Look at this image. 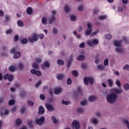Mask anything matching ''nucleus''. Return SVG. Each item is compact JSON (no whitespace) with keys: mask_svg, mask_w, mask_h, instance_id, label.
I'll return each instance as SVG.
<instances>
[{"mask_svg":"<svg viewBox=\"0 0 129 129\" xmlns=\"http://www.w3.org/2000/svg\"><path fill=\"white\" fill-rule=\"evenodd\" d=\"M79 47L80 48H84V47H85V43L82 42L79 45Z\"/></svg>","mask_w":129,"mask_h":129,"instance_id":"obj_61","label":"nucleus"},{"mask_svg":"<svg viewBox=\"0 0 129 129\" xmlns=\"http://www.w3.org/2000/svg\"><path fill=\"white\" fill-rule=\"evenodd\" d=\"M123 70H127V71H129V65L128 64H125L123 67Z\"/></svg>","mask_w":129,"mask_h":129,"instance_id":"obj_47","label":"nucleus"},{"mask_svg":"<svg viewBox=\"0 0 129 129\" xmlns=\"http://www.w3.org/2000/svg\"><path fill=\"white\" fill-rule=\"evenodd\" d=\"M122 122L124 124H126L127 128L129 129V121H128V120H127V119H123Z\"/></svg>","mask_w":129,"mask_h":129,"instance_id":"obj_23","label":"nucleus"},{"mask_svg":"<svg viewBox=\"0 0 129 129\" xmlns=\"http://www.w3.org/2000/svg\"><path fill=\"white\" fill-rule=\"evenodd\" d=\"M17 25L18 27H24V23H23V21L21 20H18L17 21Z\"/></svg>","mask_w":129,"mask_h":129,"instance_id":"obj_24","label":"nucleus"},{"mask_svg":"<svg viewBox=\"0 0 129 129\" xmlns=\"http://www.w3.org/2000/svg\"><path fill=\"white\" fill-rule=\"evenodd\" d=\"M28 124L29 125V126L31 127V128H33V122H32V121H29Z\"/></svg>","mask_w":129,"mask_h":129,"instance_id":"obj_56","label":"nucleus"},{"mask_svg":"<svg viewBox=\"0 0 129 129\" xmlns=\"http://www.w3.org/2000/svg\"><path fill=\"white\" fill-rule=\"evenodd\" d=\"M27 104H28V105H30V106H33V105H34V102L31 100H28L27 101Z\"/></svg>","mask_w":129,"mask_h":129,"instance_id":"obj_46","label":"nucleus"},{"mask_svg":"<svg viewBox=\"0 0 129 129\" xmlns=\"http://www.w3.org/2000/svg\"><path fill=\"white\" fill-rule=\"evenodd\" d=\"M99 43V41H98V39H95L93 40V46H94V45H98Z\"/></svg>","mask_w":129,"mask_h":129,"instance_id":"obj_33","label":"nucleus"},{"mask_svg":"<svg viewBox=\"0 0 129 129\" xmlns=\"http://www.w3.org/2000/svg\"><path fill=\"white\" fill-rule=\"evenodd\" d=\"M16 123L17 125H21V124H22V120H21V119L17 118L16 120Z\"/></svg>","mask_w":129,"mask_h":129,"instance_id":"obj_29","label":"nucleus"},{"mask_svg":"<svg viewBox=\"0 0 129 129\" xmlns=\"http://www.w3.org/2000/svg\"><path fill=\"white\" fill-rule=\"evenodd\" d=\"M51 120L53 122V123H57V122H58V121L56 119V117L55 116H53L51 117Z\"/></svg>","mask_w":129,"mask_h":129,"instance_id":"obj_37","label":"nucleus"},{"mask_svg":"<svg viewBox=\"0 0 129 129\" xmlns=\"http://www.w3.org/2000/svg\"><path fill=\"white\" fill-rule=\"evenodd\" d=\"M45 120V117L44 116H41L39 119H37L36 120V123L38 124V125H41L44 122Z\"/></svg>","mask_w":129,"mask_h":129,"instance_id":"obj_9","label":"nucleus"},{"mask_svg":"<svg viewBox=\"0 0 129 129\" xmlns=\"http://www.w3.org/2000/svg\"><path fill=\"white\" fill-rule=\"evenodd\" d=\"M77 112H79L80 113H81V112H83L84 111V110L82 108H78L77 109Z\"/></svg>","mask_w":129,"mask_h":129,"instance_id":"obj_50","label":"nucleus"},{"mask_svg":"<svg viewBox=\"0 0 129 129\" xmlns=\"http://www.w3.org/2000/svg\"><path fill=\"white\" fill-rule=\"evenodd\" d=\"M72 127L73 129H80V123L77 120H75L72 123Z\"/></svg>","mask_w":129,"mask_h":129,"instance_id":"obj_3","label":"nucleus"},{"mask_svg":"<svg viewBox=\"0 0 129 129\" xmlns=\"http://www.w3.org/2000/svg\"><path fill=\"white\" fill-rule=\"evenodd\" d=\"M9 114H10V112H9V110L8 109H6L4 111V113L1 112V115L2 116H4V115H9Z\"/></svg>","mask_w":129,"mask_h":129,"instance_id":"obj_22","label":"nucleus"},{"mask_svg":"<svg viewBox=\"0 0 129 129\" xmlns=\"http://www.w3.org/2000/svg\"><path fill=\"white\" fill-rule=\"evenodd\" d=\"M61 92V88H57L54 90L55 94H59Z\"/></svg>","mask_w":129,"mask_h":129,"instance_id":"obj_38","label":"nucleus"},{"mask_svg":"<svg viewBox=\"0 0 129 129\" xmlns=\"http://www.w3.org/2000/svg\"><path fill=\"white\" fill-rule=\"evenodd\" d=\"M70 19H71V21H75V20H76V16L74 15H72L71 16Z\"/></svg>","mask_w":129,"mask_h":129,"instance_id":"obj_53","label":"nucleus"},{"mask_svg":"<svg viewBox=\"0 0 129 129\" xmlns=\"http://www.w3.org/2000/svg\"><path fill=\"white\" fill-rule=\"evenodd\" d=\"M53 33L54 34V35H56V34L58 33V30H57V28H53Z\"/></svg>","mask_w":129,"mask_h":129,"instance_id":"obj_58","label":"nucleus"},{"mask_svg":"<svg viewBox=\"0 0 129 129\" xmlns=\"http://www.w3.org/2000/svg\"><path fill=\"white\" fill-rule=\"evenodd\" d=\"M21 57V52H16L14 55V59H18V58H20Z\"/></svg>","mask_w":129,"mask_h":129,"instance_id":"obj_19","label":"nucleus"},{"mask_svg":"<svg viewBox=\"0 0 129 129\" xmlns=\"http://www.w3.org/2000/svg\"><path fill=\"white\" fill-rule=\"evenodd\" d=\"M84 82L85 85H88V82H89L90 84H92V83H93V79L92 78H87V77H85L84 78Z\"/></svg>","mask_w":129,"mask_h":129,"instance_id":"obj_6","label":"nucleus"},{"mask_svg":"<svg viewBox=\"0 0 129 129\" xmlns=\"http://www.w3.org/2000/svg\"><path fill=\"white\" fill-rule=\"evenodd\" d=\"M57 64H58V65H64V61H63V60H61L60 59L57 60Z\"/></svg>","mask_w":129,"mask_h":129,"instance_id":"obj_49","label":"nucleus"},{"mask_svg":"<svg viewBox=\"0 0 129 129\" xmlns=\"http://www.w3.org/2000/svg\"><path fill=\"white\" fill-rule=\"evenodd\" d=\"M52 16H50V19H48L49 24H52V23H54L56 20V17H55L54 16H56V14H57V12L55 10H53L52 12Z\"/></svg>","mask_w":129,"mask_h":129,"instance_id":"obj_5","label":"nucleus"},{"mask_svg":"<svg viewBox=\"0 0 129 129\" xmlns=\"http://www.w3.org/2000/svg\"><path fill=\"white\" fill-rule=\"evenodd\" d=\"M9 81H13L14 80V77L12 75L8 76Z\"/></svg>","mask_w":129,"mask_h":129,"instance_id":"obj_48","label":"nucleus"},{"mask_svg":"<svg viewBox=\"0 0 129 129\" xmlns=\"http://www.w3.org/2000/svg\"><path fill=\"white\" fill-rule=\"evenodd\" d=\"M39 97L41 100H45V97L44 94H40Z\"/></svg>","mask_w":129,"mask_h":129,"instance_id":"obj_54","label":"nucleus"},{"mask_svg":"<svg viewBox=\"0 0 129 129\" xmlns=\"http://www.w3.org/2000/svg\"><path fill=\"white\" fill-rule=\"evenodd\" d=\"M25 111H26V109L25 108V106H23V107H22L21 108V113H25Z\"/></svg>","mask_w":129,"mask_h":129,"instance_id":"obj_59","label":"nucleus"},{"mask_svg":"<svg viewBox=\"0 0 129 129\" xmlns=\"http://www.w3.org/2000/svg\"><path fill=\"white\" fill-rule=\"evenodd\" d=\"M81 67L82 69H83L84 70H86V69L87 68V64L85 63H82L81 65Z\"/></svg>","mask_w":129,"mask_h":129,"instance_id":"obj_34","label":"nucleus"},{"mask_svg":"<svg viewBox=\"0 0 129 129\" xmlns=\"http://www.w3.org/2000/svg\"><path fill=\"white\" fill-rule=\"evenodd\" d=\"M31 73L32 74H36L37 76H41L42 75V73L39 71H36V70L32 69L31 70Z\"/></svg>","mask_w":129,"mask_h":129,"instance_id":"obj_12","label":"nucleus"},{"mask_svg":"<svg viewBox=\"0 0 129 129\" xmlns=\"http://www.w3.org/2000/svg\"><path fill=\"white\" fill-rule=\"evenodd\" d=\"M61 103L62 104H64L65 105H68V104H70V103H71V102L70 101H64V100H62L61 101Z\"/></svg>","mask_w":129,"mask_h":129,"instance_id":"obj_28","label":"nucleus"},{"mask_svg":"<svg viewBox=\"0 0 129 129\" xmlns=\"http://www.w3.org/2000/svg\"><path fill=\"white\" fill-rule=\"evenodd\" d=\"M32 67L33 68H34V69H39V66L36 63H33L32 64Z\"/></svg>","mask_w":129,"mask_h":129,"instance_id":"obj_41","label":"nucleus"},{"mask_svg":"<svg viewBox=\"0 0 129 129\" xmlns=\"http://www.w3.org/2000/svg\"><path fill=\"white\" fill-rule=\"evenodd\" d=\"M87 45L88 46H89V47H94L93 41L92 39L88 40V41L87 42Z\"/></svg>","mask_w":129,"mask_h":129,"instance_id":"obj_18","label":"nucleus"},{"mask_svg":"<svg viewBox=\"0 0 129 129\" xmlns=\"http://www.w3.org/2000/svg\"><path fill=\"white\" fill-rule=\"evenodd\" d=\"M92 121L93 123H94V124H96V123H97V122H98V121L96 119H93L92 120Z\"/></svg>","mask_w":129,"mask_h":129,"instance_id":"obj_64","label":"nucleus"},{"mask_svg":"<svg viewBox=\"0 0 129 129\" xmlns=\"http://www.w3.org/2000/svg\"><path fill=\"white\" fill-rule=\"evenodd\" d=\"M64 76H63V74H58L56 75V78L57 80H58L59 81L61 80H63V79H64Z\"/></svg>","mask_w":129,"mask_h":129,"instance_id":"obj_14","label":"nucleus"},{"mask_svg":"<svg viewBox=\"0 0 129 129\" xmlns=\"http://www.w3.org/2000/svg\"><path fill=\"white\" fill-rule=\"evenodd\" d=\"M67 84L70 85L72 83V80H71V79L70 78H68L67 81Z\"/></svg>","mask_w":129,"mask_h":129,"instance_id":"obj_60","label":"nucleus"},{"mask_svg":"<svg viewBox=\"0 0 129 129\" xmlns=\"http://www.w3.org/2000/svg\"><path fill=\"white\" fill-rule=\"evenodd\" d=\"M105 37L106 40H110V39H111L112 38V36L110 34H106L105 36Z\"/></svg>","mask_w":129,"mask_h":129,"instance_id":"obj_40","label":"nucleus"},{"mask_svg":"<svg viewBox=\"0 0 129 129\" xmlns=\"http://www.w3.org/2000/svg\"><path fill=\"white\" fill-rule=\"evenodd\" d=\"M27 95V94H26V92L25 91H23L22 92V93L20 94V96L22 98L25 97Z\"/></svg>","mask_w":129,"mask_h":129,"instance_id":"obj_44","label":"nucleus"},{"mask_svg":"<svg viewBox=\"0 0 129 129\" xmlns=\"http://www.w3.org/2000/svg\"><path fill=\"white\" fill-rule=\"evenodd\" d=\"M97 69H98V70L102 71V70H104V67L102 64H98L97 66Z\"/></svg>","mask_w":129,"mask_h":129,"instance_id":"obj_26","label":"nucleus"},{"mask_svg":"<svg viewBox=\"0 0 129 129\" xmlns=\"http://www.w3.org/2000/svg\"><path fill=\"white\" fill-rule=\"evenodd\" d=\"M117 97L118 96L117 94L114 93H111L106 96V100L108 103H113V102H115Z\"/></svg>","mask_w":129,"mask_h":129,"instance_id":"obj_2","label":"nucleus"},{"mask_svg":"<svg viewBox=\"0 0 129 129\" xmlns=\"http://www.w3.org/2000/svg\"><path fill=\"white\" fill-rule=\"evenodd\" d=\"M105 19H106V16L105 15L101 16L98 17V20H104Z\"/></svg>","mask_w":129,"mask_h":129,"instance_id":"obj_45","label":"nucleus"},{"mask_svg":"<svg viewBox=\"0 0 129 129\" xmlns=\"http://www.w3.org/2000/svg\"><path fill=\"white\" fill-rule=\"evenodd\" d=\"M50 67V63L48 61H45L43 64L41 66V68L43 70H45L46 68H49Z\"/></svg>","mask_w":129,"mask_h":129,"instance_id":"obj_8","label":"nucleus"},{"mask_svg":"<svg viewBox=\"0 0 129 129\" xmlns=\"http://www.w3.org/2000/svg\"><path fill=\"white\" fill-rule=\"evenodd\" d=\"M108 83L109 87H112L113 85V81L111 79H108Z\"/></svg>","mask_w":129,"mask_h":129,"instance_id":"obj_25","label":"nucleus"},{"mask_svg":"<svg viewBox=\"0 0 129 129\" xmlns=\"http://www.w3.org/2000/svg\"><path fill=\"white\" fill-rule=\"evenodd\" d=\"M41 83L42 82L41 81H38V83L35 85V87L36 88H38V87H39L40 85H41Z\"/></svg>","mask_w":129,"mask_h":129,"instance_id":"obj_57","label":"nucleus"},{"mask_svg":"<svg viewBox=\"0 0 129 129\" xmlns=\"http://www.w3.org/2000/svg\"><path fill=\"white\" fill-rule=\"evenodd\" d=\"M41 21L43 25H46V24H47V19H46V17H42Z\"/></svg>","mask_w":129,"mask_h":129,"instance_id":"obj_36","label":"nucleus"},{"mask_svg":"<svg viewBox=\"0 0 129 129\" xmlns=\"http://www.w3.org/2000/svg\"><path fill=\"white\" fill-rule=\"evenodd\" d=\"M16 69H17L16 66H11L9 68V71H10V72H12V73L16 71Z\"/></svg>","mask_w":129,"mask_h":129,"instance_id":"obj_17","label":"nucleus"},{"mask_svg":"<svg viewBox=\"0 0 129 129\" xmlns=\"http://www.w3.org/2000/svg\"><path fill=\"white\" fill-rule=\"evenodd\" d=\"M38 113L39 114H43L45 113V109H44V107H42V106H39Z\"/></svg>","mask_w":129,"mask_h":129,"instance_id":"obj_13","label":"nucleus"},{"mask_svg":"<svg viewBox=\"0 0 129 129\" xmlns=\"http://www.w3.org/2000/svg\"><path fill=\"white\" fill-rule=\"evenodd\" d=\"M123 88L124 90L127 91L129 89V85L128 84H125L123 85Z\"/></svg>","mask_w":129,"mask_h":129,"instance_id":"obj_39","label":"nucleus"},{"mask_svg":"<svg viewBox=\"0 0 129 129\" xmlns=\"http://www.w3.org/2000/svg\"><path fill=\"white\" fill-rule=\"evenodd\" d=\"M29 42L31 43H34V42H37L38 41V36L36 34H34L32 37L28 38Z\"/></svg>","mask_w":129,"mask_h":129,"instance_id":"obj_7","label":"nucleus"},{"mask_svg":"<svg viewBox=\"0 0 129 129\" xmlns=\"http://www.w3.org/2000/svg\"><path fill=\"white\" fill-rule=\"evenodd\" d=\"M81 105L82 106H84V105H86L87 104V100H83L80 102Z\"/></svg>","mask_w":129,"mask_h":129,"instance_id":"obj_30","label":"nucleus"},{"mask_svg":"<svg viewBox=\"0 0 129 129\" xmlns=\"http://www.w3.org/2000/svg\"><path fill=\"white\" fill-rule=\"evenodd\" d=\"M72 74L75 76V77H77L78 76V72L77 71H73L72 72Z\"/></svg>","mask_w":129,"mask_h":129,"instance_id":"obj_32","label":"nucleus"},{"mask_svg":"<svg viewBox=\"0 0 129 129\" xmlns=\"http://www.w3.org/2000/svg\"><path fill=\"white\" fill-rule=\"evenodd\" d=\"M33 13V9L31 7H28L27 8V15H32Z\"/></svg>","mask_w":129,"mask_h":129,"instance_id":"obj_20","label":"nucleus"},{"mask_svg":"<svg viewBox=\"0 0 129 129\" xmlns=\"http://www.w3.org/2000/svg\"><path fill=\"white\" fill-rule=\"evenodd\" d=\"M64 11L65 13L67 14H68L69 12H70V7H69V6L68 5H66L64 7Z\"/></svg>","mask_w":129,"mask_h":129,"instance_id":"obj_16","label":"nucleus"},{"mask_svg":"<svg viewBox=\"0 0 129 129\" xmlns=\"http://www.w3.org/2000/svg\"><path fill=\"white\" fill-rule=\"evenodd\" d=\"M85 58V57H84V56L81 55H79L77 57V60H78L79 61H83V60H84Z\"/></svg>","mask_w":129,"mask_h":129,"instance_id":"obj_21","label":"nucleus"},{"mask_svg":"<svg viewBox=\"0 0 129 129\" xmlns=\"http://www.w3.org/2000/svg\"><path fill=\"white\" fill-rule=\"evenodd\" d=\"M36 62H37V63H41V62H42V59H41V58L39 57V58H37L35 59Z\"/></svg>","mask_w":129,"mask_h":129,"instance_id":"obj_62","label":"nucleus"},{"mask_svg":"<svg viewBox=\"0 0 129 129\" xmlns=\"http://www.w3.org/2000/svg\"><path fill=\"white\" fill-rule=\"evenodd\" d=\"M77 92L78 93L81 94L82 93V89L80 87H78L77 88Z\"/></svg>","mask_w":129,"mask_h":129,"instance_id":"obj_63","label":"nucleus"},{"mask_svg":"<svg viewBox=\"0 0 129 129\" xmlns=\"http://www.w3.org/2000/svg\"><path fill=\"white\" fill-rule=\"evenodd\" d=\"M115 84L118 87H121V84H120V81H119V80H116Z\"/></svg>","mask_w":129,"mask_h":129,"instance_id":"obj_35","label":"nucleus"},{"mask_svg":"<svg viewBox=\"0 0 129 129\" xmlns=\"http://www.w3.org/2000/svg\"><path fill=\"white\" fill-rule=\"evenodd\" d=\"M88 29H87L85 31L86 36H89L92 32V24L91 23H87Z\"/></svg>","mask_w":129,"mask_h":129,"instance_id":"obj_4","label":"nucleus"},{"mask_svg":"<svg viewBox=\"0 0 129 129\" xmlns=\"http://www.w3.org/2000/svg\"><path fill=\"white\" fill-rule=\"evenodd\" d=\"M89 101H93L94 100H95L96 99V97L94 96H90L88 98Z\"/></svg>","mask_w":129,"mask_h":129,"instance_id":"obj_27","label":"nucleus"},{"mask_svg":"<svg viewBox=\"0 0 129 129\" xmlns=\"http://www.w3.org/2000/svg\"><path fill=\"white\" fill-rule=\"evenodd\" d=\"M113 92L115 93V94H121L122 93V90L121 89H118L117 88H115L113 89Z\"/></svg>","mask_w":129,"mask_h":129,"instance_id":"obj_11","label":"nucleus"},{"mask_svg":"<svg viewBox=\"0 0 129 129\" xmlns=\"http://www.w3.org/2000/svg\"><path fill=\"white\" fill-rule=\"evenodd\" d=\"M121 43H122V40H114L113 41V45L116 47L115 51L120 54L123 53V48L121 46Z\"/></svg>","mask_w":129,"mask_h":129,"instance_id":"obj_1","label":"nucleus"},{"mask_svg":"<svg viewBox=\"0 0 129 129\" xmlns=\"http://www.w3.org/2000/svg\"><path fill=\"white\" fill-rule=\"evenodd\" d=\"M18 67L20 70H23V69H24V65H23V63H20L18 64Z\"/></svg>","mask_w":129,"mask_h":129,"instance_id":"obj_43","label":"nucleus"},{"mask_svg":"<svg viewBox=\"0 0 129 129\" xmlns=\"http://www.w3.org/2000/svg\"><path fill=\"white\" fill-rule=\"evenodd\" d=\"M104 64L105 66L108 65V58L105 59V60H104Z\"/></svg>","mask_w":129,"mask_h":129,"instance_id":"obj_55","label":"nucleus"},{"mask_svg":"<svg viewBox=\"0 0 129 129\" xmlns=\"http://www.w3.org/2000/svg\"><path fill=\"white\" fill-rule=\"evenodd\" d=\"M45 106L48 111H55V108L53 107V105L50 104H46Z\"/></svg>","mask_w":129,"mask_h":129,"instance_id":"obj_10","label":"nucleus"},{"mask_svg":"<svg viewBox=\"0 0 129 129\" xmlns=\"http://www.w3.org/2000/svg\"><path fill=\"white\" fill-rule=\"evenodd\" d=\"M16 103V102L15 101V100L11 99L9 100V105H14Z\"/></svg>","mask_w":129,"mask_h":129,"instance_id":"obj_31","label":"nucleus"},{"mask_svg":"<svg viewBox=\"0 0 129 129\" xmlns=\"http://www.w3.org/2000/svg\"><path fill=\"white\" fill-rule=\"evenodd\" d=\"M98 12H99V10H98V9L95 8L93 10V15H97V14H98Z\"/></svg>","mask_w":129,"mask_h":129,"instance_id":"obj_42","label":"nucleus"},{"mask_svg":"<svg viewBox=\"0 0 129 129\" xmlns=\"http://www.w3.org/2000/svg\"><path fill=\"white\" fill-rule=\"evenodd\" d=\"M72 60H73V55H71L70 60H69L67 63V68H70V67L71 66V63H72Z\"/></svg>","mask_w":129,"mask_h":129,"instance_id":"obj_15","label":"nucleus"},{"mask_svg":"<svg viewBox=\"0 0 129 129\" xmlns=\"http://www.w3.org/2000/svg\"><path fill=\"white\" fill-rule=\"evenodd\" d=\"M122 40L126 43V44H128L129 42H128V40H127V38L125 37H123Z\"/></svg>","mask_w":129,"mask_h":129,"instance_id":"obj_52","label":"nucleus"},{"mask_svg":"<svg viewBox=\"0 0 129 129\" xmlns=\"http://www.w3.org/2000/svg\"><path fill=\"white\" fill-rule=\"evenodd\" d=\"M21 43L22 44H27V43H28V40L27 39V38H24L22 40Z\"/></svg>","mask_w":129,"mask_h":129,"instance_id":"obj_51","label":"nucleus"}]
</instances>
